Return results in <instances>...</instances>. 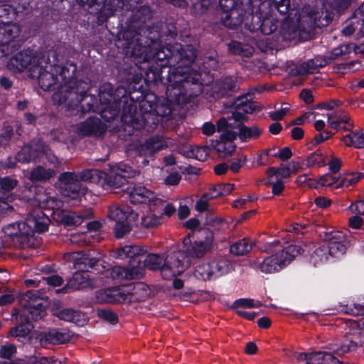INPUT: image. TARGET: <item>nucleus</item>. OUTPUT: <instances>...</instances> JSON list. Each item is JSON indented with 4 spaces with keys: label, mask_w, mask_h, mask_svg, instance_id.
Returning a JSON list of instances; mask_svg holds the SVG:
<instances>
[{
    "label": "nucleus",
    "mask_w": 364,
    "mask_h": 364,
    "mask_svg": "<svg viewBox=\"0 0 364 364\" xmlns=\"http://www.w3.org/2000/svg\"><path fill=\"white\" fill-rule=\"evenodd\" d=\"M196 237L194 241L191 240V235L185 237L182 242L183 250L189 259H200L210 252L213 248V232L208 228H199L193 233Z\"/></svg>",
    "instance_id": "6"
},
{
    "label": "nucleus",
    "mask_w": 364,
    "mask_h": 364,
    "mask_svg": "<svg viewBox=\"0 0 364 364\" xmlns=\"http://www.w3.org/2000/svg\"><path fill=\"white\" fill-rule=\"evenodd\" d=\"M127 0H107L105 4L106 16L110 17L124 9L127 10Z\"/></svg>",
    "instance_id": "43"
},
{
    "label": "nucleus",
    "mask_w": 364,
    "mask_h": 364,
    "mask_svg": "<svg viewBox=\"0 0 364 364\" xmlns=\"http://www.w3.org/2000/svg\"><path fill=\"white\" fill-rule=\"evenodd\" d=\"M161 224L160 218L154 215H149L142 218L141 225L145 228H153Z\"/></svg>",
    "instance_id": "64"
},
{
    "label": "nucleus",
    "mask_w": 364,
    "mask_h": 364,
    "mask_svg": "<svg viewBox=\"0 0 364 364\" xmlns=\"http://www.w3.org/2000/svg\"><path fill=\"white\" fill-rule=\"evenodd\" d=\"M302 248L296 245H289L276 255L265 258L260 264V269L266 274L279 272L283 267L289 264L294 257L301 254Z\"/></svg>",
    "instance_id": "10"
},
{
    "label": "nucleus",
    "mask_w": 364,
    "mask_h": 364,
    "mask_svg": "<svg viewBox=\"0 0 364 364\" xmlns=\"http://www.w3.org/2000/svg\"><path fill=\"white\" fill-rule=\"evenodd\" d=\"M332 18L333 14L328 11H318L310 6L304 7L297 21L300 37L305 39L310 38L314 34L316 27L327 26Z\"/></svg>",
    "instance_id": "5"
},
{
    "label": "nucleus",
    "mask_w": 364,
    "mask_h": 364,
    "mask_svg": "<svg viewBox=\"0 0 364 364\" xmlns=\"http://www.w3.org/2000/svg\"><path fill=\"white\" fill-rule=\"evenodd\" d=\"M346 237L345 235L341 232H333L326 237L327 246H324L317 249L316 254L318 256L323 253L326 250H328V254L333 257H338L346 252V247L344 244Z\"/></svg>",
    "instance_id": "16"
},
{
    "label": "nucleus",
    "mask_w": 364,
    "mask_h": 364,
    "mask_svg": "<svg viewBox=\"0 0 364 364\" xmlns=\"http://www.w3.org/2000/svg\"><path fill=\"white\" fill-rule=\"evenodd\" d=\"M20 33V28L16 24L0 25V44L2 42H9L10 40L16 38Z\"/></svg>",
    "instance_id": "39"
},
{
    "label": "nucleus",
    "mask_w": 364,
    "mask_h": 364,
    "mask_svg": "<svg viewBox=\"0 0 364 364\" xmlns=\"http://www.w3.org/2000/svg\"><path fill=\"white\" fill-rule=\"evenodd\" d=\"M76 1L90 14L100 13V18L102 21H105L109 18V16H106L105 12L107 0H76Z\"/></svg>",
    "instance_id": "29"
},
{
    "label": "nucleus",
    "mask_w": 364,
    "mask_h": 364,
    "mask_svg": "<svg viewBox=\"0 0 364 364\" xmlns=\"http://www.w3.org/2000/svg\"><path fill=\"white\" fill-rule=\"evenodd\" d=\"M129 303L140 302L146 300L150 294L147 286L141 282L128 286Z\"/></svg>",
    "instance_id": "31"
},
{
    "label": "nucleus",
    "mask_w": 364,
    "mask_h": 364,
    "mask_svg": "<svg viewBox=\"0 0 364 364\" xmlns=\"http://www.w3.org/2000/svg\"><path fill=\"white\" fill-rule=\"evenodd\" d=\"M99 287L97 282L94 279H90L89 275L85 272H75L69 280L66 287L63 290H80L85 288L95 289Z\"/></svg>",
    "instance_id": "24"
},
{
    "label": "nucleus",
    "mask_w": 364,
    "mask_h": 364,
    "mask_svg": "<svg viewBox=\"0 0 364 364\" xmlns=\"http://www.w3.org/2000/svg\"><path fill=\"white\" fill-rule=\"evenodd\" d=\"M36 53L27 49L14 55L6 63L7 68L12 72L27 70L28 75L32 77L37 75V69L41 64L42 55L45 52Z\"/></svg>",
    "instance_id": "8"
},
{
    "label": "nucleus",
    "mask_w": 364,
    "mask_h": 364,
    "mask_svg": "<svg viewBox=\"0 0 364 364\" xmlns=\"http://www.w3.org/2000/svg\"><path fill=\"white\" fill-rule=\"evenodd\" d=\"M346 146H354L355 148L364 147V134L360 132H351L343 138Z\"/></svg>",
    "instance_id": "45"
},
{
    "label": "nucleus",
    "mask_w": 364,
    "mask_h": 364,
    "mask_svg": "<svg viewBox=\"0 0 364 364\" xmlns=\"http://www.w3.org/2000/svg\"><path fill=\"white\" fill-rule=\"evenodd\" d=\"M122 172L126 171L120 169L117 172L111 173L109 175L106 174L103 181L106 183L107 188L114 191L119 190L122 192H127L131 190L132 183L127 180V176L122 174Z\"/></svg>",
    "instance_id": "25"
},
{
    "label": "nucleus",
    "mask_w": 364,
    "mask_h": 364,
    "mask_svg": "<svg viewBox=\"0 0 364 364\" xmlns=\"http://www.w3.org/2000/svg\"><path fill=\"white\" fill-rule=\"evenodd\" d=\"M244 121H239L238 137L242 141H248L252 139H257L262 134V129L257 126L247 127L243 124Z\"/></svg>",
    "instance_id": "36"
},
{
    "label": "nucleus",
    "mask_w": 364,
    "mask_h": 364,
    "mask_svg": "<svg viewBox=\"0 0 364 364\" xmlns=\"http://www.w3.org/2000/svg\"><path fill=\"white\" fill-rule=\"evenodd\" d=\"M299 361H305L306 364H346L339 361L329 352L302 353L297 355Z\"/></svg>",
    "instance_id": "22"
},
{
    "label": "nucleus",
    "mask_w": 364,
    "mask_h": 364,
    "mask_svg": "<svg viewBox=\"0 0 364 364\" xmlns=\"http://www.w3.org/2000/svg\"><path fill=\"white\" fill-rule=\"evenodd\" d=\"M278 21L272 17L262 18L260 31L264 35L272 33L278 28Z\"/></svg>",
    "instance_id": "53"
},
{
    "label": "nucleus",
    "mask_w": 364,
    "mask_h": 364,
    "mask_svg": "<svg viewBox=\"0 0 364 364\" xmlns=\"http://www.w3.org/2000/svg\"><path fill=\"white\" fill-rule=\"evenodd\" d=\"M62 195L76 199L81 188L79 175L74 172H63L58 176L56 183Z\"/></svg>",
    "instance_id": "12"
},
{
    "label": "nucleus",
    "mask_w": 364,
    "mask_h": 364,
    "mask_svg": "<svg viewBox=\"0 0 364 364\" xmlns=\"http://www.w3.org/2000/svg\"><path fill=\"white\" fill-rule=\"evenodd\" d=\"M150 15L149 7L143 6L138 9L135 18L139 21L134 20L127 29L119 33L116 45L122 49L127 57L138 59L139 63L167 59L173 63V44L159 46L154 41L156 35L145 25V20L149 18Z\"/></svg>",
    "instance_id": "3"
},
{
    "label": "nucleus",
    "mask_w": 364,
    "mask_h": 364,
    "mask_svg": "<svg viewBox=\"0 0 364 364\" xmlns=\"http://www.w3.org/2000/svg\"><path fill=\"white\" fill-rule=\"evenodd\" d=\"M59 56L54 49L46 50L42 55V62L37 75L32 78H37L39 86L43 90H55L60 92L76 80L75 75L77 70L75 64L66 62L63 65H58Z\"/></svg>",
    "instance_id": "4"
},
{
    "label": "nucleus",
    "mask_w": 364,
    "mask_h": 364,
    "mask_svg": "<svg viewBox=\"0 0 364 364\" xmlns=\"http://www.w3.org/2000/svg\"><path fill=\"white\" fill-rule=\"evenodd\" d=\"M13 245L17 248H31L36 245L37 241L33 235V230L26 222L20 223L19 231L12 240Z\"/></svg>",
    "instance_id": "19"
},
{
    "label": "nucleus",
    "mask_w": 364,
    "mask_h": 364,
    "mask_svg": "<svg viewBox=\"0 0 364 364\" xmlns=\"http://www.w3.org/2000/svg\"><path fill=\"white\" fill-rule=\"evenodd\" d=\"M35 200L39 206L50 209L58 208L60 203L55 197H49L43 193H37Z\"/></svg>",
    "instance_id": "47"
},
{
    "label": "nucleus",
    "mask_w": 364,
    "mask_h": 364,
    "mask_svg": "<svg viewBox=\"0 0 364 364\" xmlns=\"http://www.w3.org/2000/svg\"><path fill=\"white\" fill-rule=\"evenodd\" d=\"M137 267L141 269V277L144 274V268L151 270L166 271V257L155 253L148 254L142 260H135Z\"/></svg>",
    "instance_id": "26"
},
{
    "label": "nucleus",
    "mask_w": 364,
    "mask_h": 364,
    "mask_svg": "<svg viewBox=\"0 0 364 364\" xmlns=\"http://www.w3.org/2000/svg\"><path fill=\"white\" fill-rule=\"evenodd\" d=\"M317 70L318 68L316 66L314 60L312 59L296 66L294 74L296 75H304L310 73H314Z\"/></svg>",
    "instance_id": "56"
},
{
    "label": "nucleus",
    "mask_w": 364,
    "mask_h": 364,
    "mask_svg": "<svg viewBox=\"0 0 364 364\" xmlns=\"http://www.w3.org/2000/svg\"><path fill=\"white\" fill-rule=\"evenodd\" d=\"M126 96L127 97L126 102L121 100H118L117 105H119V111L122 105V120L125 124L133 125L135 120L137 119L136 105L132 102H129V97L127 91Z\"/></svg>",
    "instance_id": "30"
},
{
    "label": "nucleus",
    "mask_w": 364,
    "mask_h": 364,
    "mask_svg": "<svg viewBox=\"0 0 364 364\" xmlns=\"http://www.w3.org/2000/svg\"><path fill=\"white\" fill-rule=\"evenodd\" d=\"M20 323L10 330V335L18 338L21 342H28L31 340L30 333L34 328L30 322H19Z\"/></svg>",
    "instance_id": "34"
},
{
    "label": "nucleus",
    "mask_w": 364,
    "mask_h": 364,
    "mask_svg": "<svg viewBox=\"0 0 364 364\" xmlns=\"http://www.w3.org/2000/svg\"><path fill=\"white\" fill-rule=\"evenodd\" d=\"M222 21L225 26L233 28L239 26L243 19L238 9H231L228 12H223Z\"/></svg>",
    "instance_id": "38"
},
{
    "label": "nucleus",
    "mask_w": 364,
    "mask_h": 364,
    "mask_svg": "<svg viewBox=\"0 0 364 364\" xmlns=\"http://www.w3.org/2000/svg\"><path fill=\"white\" fill-rule=\"evenodd\" d=\"M237 89L235 78L225 77L218 80L212 88L213 96L215 98H222L229 96Z\"/></svg>",
    "instance_id": "28"
},
{
    "label": "nucleus",
    "mask_w": 364,
    "mask_h": 364,
    "mask_svg": "<svg viewBox=\"0 0 364 364\" xmlns=\"http://www.w3.org/2000/svg\"><path fill=\"white\" fill-rule=\"evenodd\" d=\"M252 250V245L246 239L236 242L230 246V251L235 255H244Z\"/></svg>",
    "instance_id": "50"
},
{
    "label": "nucleus",
    "mask_w": 364,
    "mask_h": 364,
    "mask_svg": "<svg viewBox=\"0 0 364 364\" xmlns=\"http://www.w3.org/2000/svg\"><path fill=\"white\" fill-rule=\"evenodd\" d=\"M247 116L240 112H233L228 118L222 117L217 122V131L220 133L221 141L232 142L238 136L239 121L247 120Z\"/></svg>",
    "instance_id": "11"
},
{
    "label": "nucleus",
    "mask_w": 364,
    "mask_h": 364,
    "mask_svg": "<svg viewBox=\"0 0 364 364\" xmlns=\"http://www.w3.org/2000/svg\"><path fill=\"white\" fill-rule=\"evenodd\" d=\"M262 16L259 13L250 14L245 22V27L252 32L260 30L262 26Z\"/></svg>",
    "instance_id": "48"
},
{
    "label": "nucleus",
    "mask_w": 364,
    "mask_h": 364,
    "mask_svg": "<svg viewBox=\"0 0 364 364\" xmlns=\"http://www.w3.org/2000/svg\"><path fill=\"white\" fill-rule=\"evenodd\" d=\"M50 220L40 208H34L28 213L26 223L33 230L38 232H43L48 230Z\"/></svg>",
    "instance_id": "20"
},
{
    "label": "nucleus",
    "mask_w": 364,
    "mask_h": 364,
    "mask_svg": "<svg viewBox=\"0 0 364 364\" xmlns=\"http://www.w3.org/2000/svg\"><path fill=\"white\" fill-rule=\"evenodd\" d=\"M210 150V149L207 146H190L187 151V156L199 161H205L209 155Z\"/></svg>",
    "instance_id": "49"
},
{
    "label": "nucleus",
    "mask_w": 364,
    "mask_h": 364,
    "mask_svg": "<svg viewBox=\"0 0 364 364\" xmlns=\"http://www.w3.org/2000/svg\"><path fill=\"white\" fill-rule=\"evenodd\" d=\"M84 217L75 213L64 214L61 218V222L65 225H80Z\"/></svg>",
    "instance_id": "60"
},
{
    "label": "nucleus",
    "mask_w": 364,
    "mask_h": 364,
    "mask_svg": "<svg viewBox=\"0 0 364 364\" xmlns=\"http://www.w3.org/2000/svg\"><path fill=\"white\" fill-rule=\"evenodd\" d=\"M106 129L105 124L97 117H90L86 121L73 127V130L82 136H100L104 134Z\"/></svg>",
    "instance_id": "18"
},
{
    "label": "nucleus",
    "mask_w": 364,
    "mask_h": 364,
    "mask_svg": "<svg viewBox=\"0 0 364 364\" xmlns=\"http://www.w3.org/2000/svg\"><path fill=\"white\" fill-rule=\"evenodd\" d=\"M167 271H171L173 275L180 274L191 265L183 247L177 251H172L166 256Z\"/></svg>",
    "instance_id": "13"
},
{
    "label": "nucleus",
    "mask_w": 364,
    "mask_h": 364,
    "mask_svg": "<svg viewBox=\"0 0 364 364\" xmlns=\"http://www.w3.org/2000/svg\"><path fill=\"white\" fill-rule=\"evenodd\" d=\"M15 16L13 7L9 4H0V25H11L9 23Z\"/></svg>",
    "instance_id": "46"
},
{
    "label": "nucleus",
    "mask_w": 364,
    "mask_h": 364,
    "mask_svg": "<svg viewBox=\"0 0 364 364\" xmlns=\"http://www.w3.org/2000/svg\"><path fill=\"white\" fill-rule=\"evenodd\" d=\"M215 149L218 153L222 154L223 157H225L232 154L235 151V146L232 142L221 141L217 143Z\"/></svg>",
    "instance_id": "59"
},
{
    "label": "nucleus",
    "mask_w": 364,
    "mask_h": 364,
    "mask_svg": "<svg viewBox=\"0 0 364 364\" xmlns=\"http://www.w3.org/2000/svg\"><path fill=\"white\" fill-rule=\"evenodd\" d=\"M122 252L130 259L129 264L132 260H142V257L146 251L136 245H127L121 248Z\"/></svg>",
    "instance_id": "42"
},
{
    "label": "nucleus",
    "mask_w": 364,
    "mask_h": 364,
    "mask_svg": "<svg viewBox=\"0 0 364 364\" xmlns=\"http://www.w3.org/2000/svg\"><path fill=\"white\" fill-rule=\"evenodd\" d=\"M172 52L173 64H178L177 68L151 65L147 68L144 78L147 83L161 82L166 85L170 95L178 103H183L203 91L200 75L191 72L188 68L197 56L196 50L191 45L175 43L173 44Z\"/></svg>",
    "instance_id": "1"
},
{
    "label": "nucleus",
    "mask_w": 364,
    "mask_h": 364,
    "mask_svg": "<svg viewBox=\"0 0 364 364\" xmlns=\"http://www.w3.org/2000/svg\"><path fill=\"white\" fill-rule=\"evenodd\" d=\"M80 181L98 183L106 176L104 171L97 169H87L79 173Z\"/></svg>",
    "instance_id": "40"
},
{
    "label": "nucleus",
    "mask_w": 364,
    "mask_h": 364,
    "mask_svg": "<svg viewBox=\"0 0 364 364\" xmlns=\"http://www.w3.org/2000/svg\"><path fill=\"white\" fill-rule=\"evenodd\" d=\"M15 38L9 42H2L0 44V57H8L17 51L19 45L14 41Z\"/></svg>",
    "instance_id": "54"
},
{
    "label": "nucleus",
    "mask_w": 364,
    "mask_h": 364,
    "mask_svg": "<svg viewBox=\"0 0 364 364\" xmlns=\"http://www.w3.org/2000/svg\"><path fill=\"white\" fill-rule=\"evenodd\" d=\"M363 173H350L346 176L344 178H341L340 183L338 185V187L342 186H349L353 184L356 183L359 180L362 178Z\"/></svg>",
    "instance_id": "63"
},
{
    "label": "nucleus",
    "mask_w": 364,
    "mask_h": 364,
    "mask_svg": "<svg viewBox=\"0 0 364 364\" xmlns=\"http://www.w3.org/2000/svg\"><path fill=\"white\" fill-rule=\"evenodd\" d=\"M213 269L209 263L198 265L194 272V276L200 280L206 281L213 277Z\"/></svg>",
    "instance_id": "51"
},
{
    "label": "nucleus",
    "mask_w": 364,
    "mask_h": 364,
    "mask_svg": "<svg viewBox=\"0 0 364 364\" xmlns=\"http://www.w3.org/2000/svg\"><path fill=\"white\" fill-rule=\"evenodd\" d=\"M136 262L132 260L127 267L115 266L110 269V276L114 279H132L141 277V269L137 267Z\"/></svg>",
    "instance_id": "27"
},
{
    "label": "nucleus",
    "mask_w": 364,
    "mask_h": 364,
    "mask_svg": "<svg viewBox=\"0 0 364 364\" xmlns=\"http://www.w3.org/2000/svg\"><path fill=\"white\" fill-rule=\"evenodd\" d=\"M91 87L88 79L76 80L65 86V89L53 95L55 104L64 105L71 115L82 117L85 114L93 112L100 114L107 122L116 118L119 114L118 100L126 102V89L118 87L113 90L110 83L103 84L100 90L99 101L92 95H87Z\"/></svg>",
    "instance_id": "2"
},
{
    "label": "nucleus",
    "mask_w": 364,
    "mask_h": 364,
    "mask_svg": "<svg viewBox=\"0 0 364 364\" xmlns=\"http://www.w3.org/2000/svg\"><path fill=\"white\" fill-rule=\"evenodd\" d=\"M17 185V181L10 177H4L0 179V186L1 191H0L3 195L8 193L13 190Z\"/></svg>",
    "instance_id": "62"
},
{
    "label": "nucleus",
    "mask_w": 364,
    "mask_h": 364,
    "mask_svg": "<svg viewBox=\"0 0 364 364\" xmlns=\"http://www.w3.org/2000/svg\"><path fill=\"white\" fill-rule=\"evenodd\" d=\"M280 34L285 40L294 38L297 33L299 34V26L292 19H285L282 23Z\"/></svg>",
    "instance_id": "37"
},
{
    "label": "nucleus",
    "mask_w": 364,
    "mask_h": 364,
    "mask_svg": "<svg viewBox=\"0 0 364 364\" xmlns=\"http://www.w3.org/2000/svg\"><path fill=\"white\" fill-rule=\"evenodd\" d=\"M96 300L99 303L114 304V288L97 291Z\"/></svg>",
    "instance_id": "58"
},
{
    "label": "nucleus",
    "mask_w": 364,
    "mask_h": 364,
    "mask_svg": "<svg viewBox=\"0 0 364 364\" xmlns=\"http://www.w3.org/2000/svg\"><path fill=\"white\" fill-rule=\"evenodd\" d=\"M209 264L211 265V269H213V277H218L228 273L231 266L230 262L225 258H220L212 261Z\"/></svg>",
    "instance_id": "41"
},
{
    "label": "nucleus",
    "mask_w": 364,
    "mask_h": 364,
    "mask_svg": "<svg viewBox=\"0 0 364 364\" xmlns=\"http://www.w3.org/2000/svg\"><path fill=\"white\" fill-rule=\"evenodd\" d=\"M146 140L151 147L153 154L161 149L167 147L166 142L162 136H154Z\"/></svg>",
    "instance_id": "61"
},
{
    "label": "nucleus",
    "mask_w": 364,
    "mask_h": 364,
    "mask_svg": "<svg viewBox=\"0 0 364 364\" xmlns=\"http://www.w3.org/2000/svg\"><path fill=\"white\" fill-rule=\"evenodd\" d=\"M228 49L230 52L235 55L247 56L252 53V48L247 46H243L241 43L237 41H232L228 46Z\"/></svg>",
    "instance_id": "55"
},
{
    "label": "nucleus",
    "mask_w": 364,
    "mask_h": 364,
    "mask_svg": "<svg viewBox=\"0 0 364 364\" xmlns=\"http://www.w3.org/2000/svg\"><path fill=\"white\" fill-rule=\"evenodd\" d=\"M16 159L19 162L29 163L38 160L39 159V154L33 152L31 146L27 144L17 153Z\"/></svg>",
    "instance_id": "44"
},
{
    "label": "nucleus",
    "mask_w": 364,
    "mask_h": 364,
    "mask_svg": "<svg viewBox=\"0 0 364 364\" xmlns=\"http://www.w3.org/2000/svg\"><path fill=\"white\" fill-rule=\"evenodd\" d=\"M56 171L53 168H46L42 166H38L33 168L29 175V179L33 182L45 183L54 177Z\"/></svg>",
    "instance_id": "35"
},
{
    "label": "nucleus",
    "mask_w": 364,
    "mask_h": 364,
    "mask_svg": "<svg viewBox=\"0 0 364 364\" xmlns=\"http://www.w3.org/2000/svg\"><path fill=\"white\" fill-rule=\"evenodd\" d=\"M251 95L250 93L238 97L232 104L235 108V112H240L243 114L252 113L257 110V106L255 102L252 101Z\"/></svg>",
    "instance_id": "32"
},
{
    "label": "nucleus",
    "mask_w": 364,
    "mask_h": 364,
    "mask_svg": "<svg viewBox=\"0 0 364 364\" xmlns=\"http://www.w3.org/2000/svg\"><path fill=\"white\" fill-rule=\"evenodd\" d=\"M132 203H149L150 208L163 205V201L156 197L155 194L144 186L131 185V190L127 192Z\"/></svg>",
    "instance_id": "14"
},
{
    "label": "nucleus",
    "mask_w": 364,
    "mask_h": 364,
    "mask_svg": "<svg viewBox=\"0 0 364 364\" xmlns=\"http://www.w3.org/2000/svg\"><path fill=\"white\" fill-rule=\"evenodd\" d=\"M328 123L331 127L336 129L340 128V124L344 123L346 126L343 127L345 130H350L353 127L350 117L343 111L339 110L333 114H328Z\"/></svg>",
    "instance_id": "33"
},
{
    "label": "nucleus",
    "mask_w": 364,
    "mask_h": 364,
    "mask_svg": "<svg viewBox=\"0 0 364 364\" xmlns=\"http://www.w3.org/2000/svg\"><path fill=\"white\" fill-rule=\"evenodd\" d=\"M345 343L341 345L338 348L332 346L330 349L333 352L338 355H342L346 353L354 351L358 346H360L364 343V336L359 331H355L352 333H349L346 336Z\"/></svg>",
    "instance_id": "21"
},
{
    "label": "nucleus",
    "mask_w": 364,
    "mask_h": 364,
    "mask_svg": "<svg viewBox=\"0 0 364 364\" xmlns=\"http://www.w3.org/2000/svg\"><path fill=\"white\" fill-rule=\"evenodd\" d=\"M97 315L103 321L110 325H116L119 322L117 314L109 309H99L97 311Z\"/></svg>",
    "instance_id": "52"
},
{
    "label": "nucleus",
    "mask_w": 364,
    "mask_h": 364,
    "mask_svg": "<svg viewBox=\"0 0 364 364\" xmlns=\"http://www.w3.org/2000/svg\"><path fill=\"white\" fill-rule=\"evenodd\" d=\"M38 338L41 345L60 344L70 341V332L68 330L49 329L38 334Z\"/></svg>",
    "instance_id": "23"
},
{
    "label": "nucleus",
    "mask_w": 364,
    "mask_h": 364,
    "mask_svg": "<svg viewBox=\"0 0 364 364\" xmlns=\"http://www.w3.org/2000/svg\"><path fill=\"white\" fill-rule=\"evenodd\" d=\"M108 216L116 223L114 227L115 236L121 238L130 232L139 215L128 205L113 204L109 208Z\"/></svg>",
    "instance_id": "7"
},
{
    "label": "nucleus",
    "mask_w": 364,
    "mask_h": 364,
    "mask_svg": "<svg viewBox=\"0 0 364 364\" xmlns=\"http://www.w3.org/2000/svg\"><path fill=\"white\" fill-rule=\"evenodd\" d=\"M53 314L64 321L73 323L78 326H84L87 324L89 318L87 315L73 308H55Z\"/></svg>",
    "instance_id": "17"
},
{
    "label": "nucleus",
    "mask_w": 364,
    "mask_h": 364,
    "mask_svg": "<svg viewBox=\"0 0 364 364\" xmlns=\"http://www.w3.org/2000/svg\"><path fill=\"white\" fill-rule=\"evenodd\" d=\"M75 266L77 269H94L97 273L105 271L106 267L100 257H95L93 251L77 252L74 257Z\"/></svg>",
    "instance_id": "15"
},
{
    "label": "nucleus",
    "mask_w": 364,
    "mask_h": 364,
    "mask_svg": "<svg viewBox=\"0 0 364 364\" xmlns=\"http://www.w3.org/2000/svg\"><path fill=\"white\" fill-rule=\"evenodd\" d=\"M128 286L114 287V304H129Z\"/></svg>",
    "instance_id": "57"
},
{
    "label": "nucleus",
    "mask_w": 364,
    "mask_h": 364,
    "mask_svg": "<svg viewBox=\"0 0 364 364\" xmlns=\"http://www.w3.org/2000/svg\"><path fill=\"white\" fill-rule=\"evenodd\" d=\"M21 302L24 309L18 318V322L32 323V321L41 319L46 316L45 301L38 295L36 291H26L22 295Z\"/></svg>",
    "instance_id": "9"
}]
</instances>
